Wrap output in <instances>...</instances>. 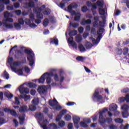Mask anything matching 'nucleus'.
Masks as SVG:
<instances>
[{
	"mask_svg": "<svg viewBox=\"0 0 129 129\" xmlns=\"http://www.w3.org/2000/svg\"><path fill=\"white\" fill-rule=\"evenodd\" d=\"M106 111H108L107 108H105L102 111H99L98 121L100 124H103V123H105V122H107V123H111V122H112V118L107 117L105 118L103 116V114L106 112Z\"/></svg>",
	"mask_w": 129,
	"mask_h": 129,
	"instance_id": "f257e3e1",
	"label": "nucleus"
},
{
	"mask_svg": "<svg viewBox=\"0 0 129 129\" xmlns=\"http://www.w3.org/2000/svg\"><path fill=\"white\" fill-rule=\"evenodd\" d=\"M24 52L28 55L27 60L29 61V65L30 66H33V65H34V63H35L33 59L34 56L35 55L34 52L32 51V49H25Z\"/></svg>",
	"mask_w": 129,
	"mask_h": 129,
	"instance_id": "f03ea898",
	"label": "nucleus"
},
{
	"mask_svg": "<svg viewBox=\"0 0 129 129\" xmlns=\"http://www.w3.org/2000/svg\"><path fill=\"white\" fill-rule=\"evenodd\" d=\"M78 8V5L76 3H72L68 7V10H69V13L72 14V16L74 15H77L76 12L72 10L73 9H77Z\"/></svg>",
	"mask_w": 129,
	"mask_h": 129,
	"instance_id": "7ed1b4c3",
	"label": "nucleus"
},
{
	"mask_svg": "<svg viewBox=\"0 0 129 129\" xmlns=\"http://www.w3.org/2000/svg\"><path fill=\"white\" fill-rule=\"evenodd\" d=\"M19 91L22 94L24 95L25 94H28L30 93V90L27 87H24L23 85H21L19 88Z\"/></svg>",
	"mask_w": 129,
	"mask_h": 129,
	"instance_id": "20e7f679",
	"label": "nucleus"
},
{
	"mask_svg": "<svg viewBox=\"0 0 129 129\" xmlns=\"http://www.w3.org/2000/svg\"><path fill=\"white\" fill-rule=\"evenodd\" d=\"M92 98L93 100H94L95 99H97V100H102L103 97L101 95H99V91H98V90H96L92 96Z\"/></svg>",
	"mask_w": 129,
	"mask_h": 129,
	"instance_id": "39448f33",
	"label": "nucleus"
},
{
	"mask_svg": "<svg viewBox=\"0 0 129 129\" xmlns=\"http://www.w3.org/2000/svg\"><path fill=\"white\" fill-rule=\"evenodd\" d=\"M73 119L74 123V125L76 128H79V122H80V117L78 116H74Z\"/></svg>",
	"mask_w": 129,
	"mask_h": 129,
	"instance_id": "423d86ee",
	"label": "nucleus"
},
{
	"mask_svg": "<svg viewBox=\"0 0 129 129\" xmlns=\"http://www.w3.org/2000/svg\"><path fill=\"white\" fill-rule=\"evenodd\" d=\"M23 56H24V52L22 51L21 50H17L16 51V53L15 55V59H17V60H19V59H21V58H23Z\"/></svg>",
	"mask_w": 129,
	"mask_h": 129,
	"instance_id": "0eeeda50",
	"label": "nucleus"
},
{
	"mask_svg": "<svg viewBox=\"0 0 129 129\" xmlns=\"http://www.w3.org/2000/svg\"><path fill=\"white\" fill-rule=\"evenodd\" d=\"M39 94H45L47 92V88L45 86H39L37 89Z\"/></svg>",
	"mask_w": 129,
	"mask_h": 129,
	"instance_id": "6e6552de",
	"label": "nucleus"
},
{
	"mask_svg": "<svg viewBox=\"0 0 129 129\" xmlns=\"http://www.w3.org/2000/svg\"><path fill=\"white\" fill-rule=\"evenodd\" d=\"M104 32H105V29L102 28H100L97 30V34L98 35V38L99 40L102 39V34H103Z\"/></svg>",
	"mask_w": 129,
	"mask_h": 129,
	"instance_id": "1a4fd4ad",
	"label": "nucleus"
},
{
	"mask_svg": "<svg viewBox=\"0 0 129 129\" xmlns=\"http://www.w3.org/2000/svg\"><path fill=\"white\" fill-rule=\"evenodd\" d=\"M68 42L71 45H72L73 48H77V44L75 41H73V37H71L68 38Z\"/></svg>",
	"mask_w": 129,
	"mask_h": 129,
	"instance_id": "9d476101",
	"label": "nucleus"
},
{
	"mask_svg": "<svg viewBox=\"0 0 129 129\" xmlns=\"http://www.w3.org/2000/svg\"><path fill=\"white\" fill-rule=\"evenodd\" d=\"M49 43L50 44H54V45H58V44H59V40H58V38H57L56 36H54L52 38H50Z\"/></svg>",
	"mask_w": 129,
	"mask_h": 129,
	"instance_id": "9b49d317",
	"label": "nucleus"
},
{
	"mask_svg": "<svg viewBox=\"0 0 129 129\" xmlns=\"http://www.w3.org/2000/svg\"><path fill=\"white\" fill-rule=\"evenodd\" d=\"M48 75L49 76H51V77H54L53 79L56 82L59 81L60 79H59V76H58V74H54L53 72L48 73Z\"/></svg>",
	"mask_w": 129,
	"mask_h": 129,
	"instance_id": "f8f14e48",
	"label": "nucleus"
},
{
	"mask_svg": "<svg viewBox=\"0 0 129 129\" xmlns=\"http://www.w3.org/2000/svg\"><path fill=\"white\" fill-rule=\"evenodd\" d=\"M94 20L95 21L93 22V27H94V28H97L98 27V25H99V23H98L99 17H98V16H95L94 17Z\"/></svg>",
	"mask_w": 129,
	"mask_h": 129,
	"instance_id": "ddd939ff",
	"label": "nucleus"
},
{
	"mask_svg": "<svg viewBox=\"0 0 129 129\" xmlns=\"http://www.w3.org/2000/svg\"><path fill=\"white\" fill-rule=\"evenodd\" d=\"M48 103L50 106H56L58 104V101L56 100V98H54L53 100H50L49 101Z\"/></svg>",
	"mask_w": 129,
	"mask_h": 129,
	"instance_id": "4468645a",
	"label": "nucleus"
},
{
	"mask_svg": "<svg viewBox=\"0 0 129 129\" xmlns=\"http://www.w3.org/2000/svg\"><path fill=\"white\" fill-rule=\"evenodd\" d=\"M102 18L103 20L102 21L99 22V26H100L101 28H104V27H105L104 25H106V19H105L106 18L105 16L102 17Z\"/></svg>",
	"mask_w": 129,
	"mask_h": 129,
	"instance_id": "2eb2a0df",
	"label": "nucleus"
},
{
	"mask_svg": "<svg viewBox=\"0 0 129 129\" xmlns=\"http://www.w3.org/2000/svg\"><path fill=\"white\" fill-rule=\"evenodd\" d=\"M35 13L36 14V18L37 19H39V20H43L44 19V16L42 14V12L39 11V10H36Z\"/></svg>",
	"mask_w": 129,
	"mask_h": 129,
	"instance_id": "dca6fc26",
	"label": "nucleus"
},
{
	"mask_svg": "<svg viewBox=\"0 0 129 129\" xmlns=\"http://www.w3.org/2000/svg\"><path fill=\"white\" fill-rule=\"evenodd\" d=\"M46 75H48V73H45L41 76L38 81L39 83H41V84L45 83V76H46Z\"/></svg>",
	"mask_w": 129,
	"mask_h": 129,
	"instance_id": "f3484780",
	"label": "nucleus"
},
{
	"mask_svg": "<svg viewBox=\"0 0 129 129\" xmlns=\"http://www.w3.org/2000/svg\"><path fill=\"white\" fill-rule=\"evenodd\" d=\"M35 116L37 118H38L39 120L40 121L43 120L44 119V115L42 113L38 112V113H36L35 114Z\"/></svg>",
	"mask_w": 129,
	"mask_h": 129,
	"instance_id": "a211bd4d",
	"label": "nucleus"
},
{
	"mask_svg": "<svg viewBox=\"0 0 129 129\" xmlns=\"http://www.w3.org/2000/svg\"><path fill=\"white\" fill-rule=\"evenodd\" d=\"M109 109L110 111H115L117 109V105L116 104H112L109 107Z\"/></svg>",
	"mask_w": 129,
	"mask_h": 129,
	"instance_id": "6ab92c4d",
	"label": "nucleus"
},
{
	"mask_svg": "<svg viewBox=\"0 0 129 129\" xmlns=\"http://www.w3.org/2000/svg\"><path fill=\"white\" fill-rule=\"evenodd\" d=\"M81 24L83 26L85 25H90L91 24V20L88 19L86 20L85 19H83L81 22Z\"/></svg>",
	"mask_w": 129,
	"mask_h": 129,
	"instance_id": "aec40b11",
	"label": "nucleus"
},
{
	"mask_svg": "<svg viewBox=\"0 0 129 129\" xmlns=\"http://www.w3.org/2000/svg\"><path fill=\"white\" fill-rule=\"evenodd\" d=\"M25 6L27 9H29V8H35V2L30 1L29 3H26Z\"/></svg>",
	"mask_w": 129,
	"mask_h": 129,
	"instance_id": "412c9836",
	"label": "nucleus"
},
{
	"mask_svg": "<svg viewBox=\"0 0 129 129\" xmlns=\"http://www.w3.org/2000/svg\"><path fill=\"white\" fill-rule=\"evenodd\" d=\"M3 26L6 28V29H13L14 25L13 24H8L6 22H3Z\"/></svg>",
	"mask_w": 129,
	"mask_h": 129,
	"instance_id": "4be33fe9",
	"label": "nucleus"
},
{
	"mask_svg": "<svg viewBox=\"0 0 129 129\" xmlns=\"http://www.w3.org/2000/svg\"><path fill=\"white\" fill-rule=\"evenodd\" d=\"M22 63H27V60L24 59L22 61V62L21 61H14L13 63V66H20V65H21V64Z\"/></svg>",
	"mask_w": 129,
	"mask_h": 129,
	"instance_id": "5701e85b",
	"label": "nucleus"
},
{
	"mask_svg": "<svg viewBox=\"0 0 129 129\" xmlns=\"http://www.w3.org/2000/svg\"><path fill=\"white\" fill-rule=\"evenodd\" d=\"M26 111H28V106H23L20 107L19 109V112H26Z\"/></svg>",
	"mask_w": 129,
	"mask_h": 129,
	"instance_id": "b1692460",
	"label": "nucleus"
},
{
	"mask_svg": "<svg viewBox=\"0 0 129 129\" xmlns=\"http://www.w3.org/2000/svg\"><path fill=\"white\" fill-rule=\"evenodd\" d=\"M9 17L13 18V13H10L8 11L4 12V18L7 19Z\"/></svg>",
	"mask_w": 129,
	"mask_h": 129,
	"instance_id": "393cba45",
	"label": "nucleus"
},
{
	"mask_svg": "<svg viewBox=\"0 0 129 129\" xmlns=\"http://www.w3.org/2000/svg\"><path fill=\"white\" fill-rule=\"evenodd\" d=\"M47 124H48V120L45 119L42 122V123L41 125V126H42V128L47 129Z\"/></svg>",
	"mask_w": 129,
	"mask_h": 129,
	"instance_id": "a878e982",
	"label": "nucleus"
},
{
	"mask_svg": "<svg viewBox=\"0 0 129 129\" xmlns=\"http://www.w3.org/2000/svg\"><path fill=\"white\" fill-rule=\"evenodd\" d=\"M26 94H27L20 95V97H21V98H23L25 101H27V100H29V99L31 98V96L30 95H27Z\"/></svg>",
	"mask_w": 129,
	"mask_h": 129,
	"instance_id": "bb28decb",
	"label": "nucleus"
},
{
	"mask_svg": "<svg viewBox=\"0 0 129 129\" xmlns=\"http://www.w3.org/2000/svg\"><path fill=\"white\" fill-rule=\"evenodd\" d=\"M92 44L88 41H87L85 44V47H86L87 49H91V48H92Z\"/></svg>",
	"mask_w": 129,
	"mask_h": 129,
	"instance_id": "cd10ccee",
	"label": "nucleus"
},
{
	"mask_svg": "<svg viewBox=\"0 0 129 129\" xmlns=\"http://www.w3.org/2000/svg\"><path fill=\"white\" fill-rule=\"evenodd\" d=\"M77 33H78L77 30H73L69 32V35L70 37H72V36H76V35H77Z\"/></svg>",
	"mask_w": 129,
	"mask_h": 129,
	"instance_id": "c85d7f7f",
	"label": "nucleus"
},
{
	"mask_svg": "<svg viewBox=\"0 0 129 129\" xmlns=\"http://www.w3.org/2000/svg\"><path fill=\"white\" fill-rule=\"evenodd\" d=\"M14 22V19L11 18H7L6 20L3 21V23H13Z\"/></svg>",
	"mask_w": 129,
	"mask_h": 129,
	"instance_id": "c756f323",
	"label": "nucleus"
},
{
	"mask_svg": "<svg viewBox=\"0 0 129 129\" xmlns=\"http://www.w3.org/2000/svg\"><path fill=\"white\" fill-rule=\"evenodd\" d=\"M4 95L7 97V98H13V97H14V95H13V94H10L8 92H5Z\"/></svg>",
	"mask_w": 129,
	"mask_h": 129,
	"instance_id": "7c9ffc66",
	"label": "nucleus"
},
{
	"mask_svg": "<svg viewBox=\"0 0 129 129\" xmlns=\"http://www.w3.org/2000/svg\"><path fill=\"white\" fill-rule=\"evenodd\" d=\"M76 40L77 43H80L82 41V36L81 35H77L76 37Z\"/></svg>",
	"mask_w": 129,
	"mask_h": 129,
	"instance_id": "2f4dec72",
	"label": "nucleus"
},
{
	"mask_svg": "<svg viewBox=\"0 0 129 129\" xmlns=\"http://www.w3.org/2000/svg\"><path fill=\"white\" fill-rule=\"evenodd\" d=\"M114 120L116 123H122L123 122V119L120 118H115Z\"/></svg>",
	"mask_w": 129,
	"mask_h": 129,
	"instance_id": "473e14b6",
	"label": "nucleus"
},
{
	"mask_svg": "<svg viewBox=\"0 0 129 129\" xmlns=\"http://www.w3.org/2000/svg\"><path fill=\"white\" fill-rule=\"evenodd\" d=\"M96 4L98 7H100V8H103V5H104V3L101 1H97L96 2Z\"/></svg>",
	"mask_w": 129,
	"mask_h": 129,
	"instance_id": "72a5a7b5",
	"label": "nucleus"
},
{
	"mask_svg": "<svg viewBox=\"0 0 129 129\" xmlns=\"http://www.w3.org/2000/svg\"><path fill=\"white\" fill-rule=\"evenodd\" d=\"M37 109V107L34 105H31L29 106V110L31 111H35Z\"/></svg>",
	"mask_w": 129,
	"mask_h": 129,
	"instance_id": "f704fd0d",
	"label": "nucleus"
},
{
	"mask_svg": "<svg viewBox=\"0 0 129 129\" xmlns=\"http://www.w3.org/2000/svg\"><path fill=\"white\" fill-rule=\"evenodd\" d=\"M43 15H45L46 16H49L50 14H51V10L48 9L47 10H44L42 12Z\"/></svg>",
	"mask_w": 129,
	"mask_h": 129,
	"instance_id": "c9c22d12",
	"label": "nucleus"
},
{
	"mask_svg": "<svg viewBox=\"0 0 129 129\" xmlns=\"http://www.w3.org/2000/svg\"><path fill=\"white\" fill-rule=\"evenodd\" d=\"M47 75L48 77L46 78V83H47V84H50V83L52 82V79H51V77H52V76H49V75Z\"/></svg>",
	"mask_w": 129,
	"mask_h": 129,
	"instance_id": "e433bc0d",
	"label": "nucleus"
},
{
	"mask_svg": "<svg viewBox=\"0 0 129 129\" xmlns=\"http://www.w3.org/2000/svg\"><path fill=\"white\" fill-rule=\"evenodd\" d=\"M79 48L80 49V51L81 52H84V51L86 50V49H85V47H84L82 44H80L79 45Z\"/></svg>",
	"mask_w": 129,
	"mask_h": 129,
	"instance_id": "4c0bfd02",
	"label": "nucleus"
},
{
	"mask_svg": "<svg viewBox=\"0 0 129 129\" xmlns=\"http://www.w3.org/2000/svg\"><path fill=\"white\" fill-rule=\"evenodd\" d=\"M99 13L101 16H103V15H105V11L104 10V9L99 8Z\"/></svg>",
	"mask_w": 129,
	"mask_h": 129,
	"instance_id": "58836bf2",
	"label": "nucleus"
},
{
	"mask_svg": "<svg viewBox=\"0 0 129 129\" xmlns=\"http://www.w3.org/2000/svg\"><path fill=\"white\" fill-rule=\"evenodd\" d=\"M122 109L124 110V111L127 112L128 110L129 106L127 105H124L121 107Z\"/></svg>",
	"mask_w": 129,
	"mask_h": 129,
	"instance_id": "ea45409f",
	"label": "nucleus"
},
{
	"mask_svg": "<svg viewBox=\"0 0 129 129\" xmlns=\"http://www.w3.org/2000/svg\"><path fill=\"white\" fill-rule=\"evenodd\" d=\"M4 76L5 78H6V79H7V80L10 79V75L9 74V73H8V72H7V71H5Z\"/></svg>",
	"mask_w": 129,
	"mask_h": 129,
	"instance_id": "a19ab883",
	"label": "nucleus"
},
{
	"mask_svg": "<svg viewBox=\"0 0 129 129\" xmlns=\"http://www.w3.org/2000/svg\"><path fill=\"white\" fill-rule=\"evenodd\" d=\"M78 16H76L74 18V20L76 21L77 22H79L80 21V17H81V14L80 13H77Z\"/></svg>",
	"mask_w": 129,
	"mask_h": 129,
	"instance_id": "79ce46f5",
	"label": "nucleus"
},
{
	"mask_svg": "<svg viewBox=\"0 0 129 129\" xmlns=\"http://www.w3.org/2000/svg\"><path fill=\"white\" fill-rule=\"evenodd\" d=\"M70 25L72 26L73 28H78L79 27V24L78 23H72V22L70 23Z\"/></svg>",
	"mask_w": 129,
	"mask_h": 129,
	"instance_id": "37998d69",
	"label": "nucleus"
},
{
	"mask_svg": "<svg viewBox=\"0 0 129 129\" xmlns=\"http://www.w3.org/2000/svg\"><path fill=\"white\" fill-rule=\"evenodd\" d=\"M49 24V20L48 19H45L43 22V25L44 27H47Z\"/></svg>",
	"mask_w": 129,
	"mask_h": 129,
	"instance_id": "c03bdc74",
	"label": "nucleus"
},
{
	"mask_svg": "<svg viewBox=\"0 0 129 129\" xmlns=\"http://www.w3.org/2000/svg\"><path fill=\"white\" fill-rule=\"evenodd\" d=\"M80 124L82 127H88V125L85 122L81 121Z\"/></svg>",
	"mask_w": 129,
	"mask_h": 129,
	"instance_id": "a18cd8bd",
	"label": "nucleus"
},
{
	"mask_svg": "<svg viewBox=\"0 0 129 129\" xmlns=\"http://www.w3.org/2000/svg\"><path fill=\"white\" fill-rule=\"evenodd\" d=\"M76 60L80 62H83V61H84V58L83 56H78L76 57Z\"/></svg>",
	"mask_w": 129,
	"mask_h": 129,
	"instance_id": "49530a36",
	"label": "nucleus"
},
{
	"mask_svg": "<svg viewBox=\"0 0 129 129\" xmlns=\"http://www.w3.org/2000/svg\"><path fill=\"white\" fill-rule=\"evenodd\" d=\"M66 113H67V110L66 109H63L59 112V115L63 116Z\"/></svg>",
	"mask_w": 129,
	"mask_h": 129,
	"instance_id": "de8ad7c7",
	"label": "nucleus"
},
{
	"mask_svg": "<svg viewBox=\"0 0 129 129\" xmlns=\"http://www.w3.org/2000/svg\"><path fill=\"white\" fill-rule=\"evenodd\" d=\"M128 54V48L125 47L123 49V54L125 56V55H127Z\"/></svg>",
	"mask_w": 129,
	"mask_h": 129,
	"instance_id": "09e8293b",
	"label": "nucleus"
},
{
	"mask_svg": "<svg viewBox=\"0 0 129 129\" xmlns=\"http://www.w3.org/2000/svg\"><path fill=\"white\" fill-rule=\"evenodd\" d=\"M58 125L59 126H60V127H63V126H65V121L63 120H61L58 122Z\"/></svg>",
	"mask_w": 129,
	"mask_h": 129,
	"instance_id": "8fccbe9b",
	"label": "nucleus"
},
{
	"mask_svg": "<svg viewBox=\"0 0 129 129\" xmlns=\"http://www.w3.org/2000/svg\"><path fill=\"white\" fill-rule=\"evenodd\" d=\"M20 120V124H24V121H25V117H19Z\"/></svg>",
	"mask_w": 129,
	"mask_h": 129,
	"instance_id": "3c124183",
	"label": "nucleus"
},
{
	"mask_svg": "<svg viewBox=\"0 0 129 129\" xmlns=\"http://www.w3.org/2000/svg\"><path fill=\"white\" fill-rule=\"evenodd\" d=\"M28 85L30 88H35L37 86L36 84H35L33 83H29Z\"/></svg>",
	"mask_w": 129,
	"mask_h": 129,
	"instance_id": "603ef678",
	"label": "nucleus"
},
{
	"mask_svg": "<svg viewBox=\"0 0 129 129\" xmlns=\"http://www.w3.org/2000/svg\"><path fill=\"white\" fill-rule=\"evenodd\" d=\"M14 27L16 28L17 29L22 28V27L21 26V24H20L19 23H14Z\"/></svg>",
	"mask_w": 129,
	"mask_h": 129,
	"instance_id": "864d4df0",
	"label": "nucleus"
},
{
	"mask_svg": "<svg viewBox=\"0 0 129 129\" xmlns=\"http://www.w3.org/2000/svg\"><path fill=\"white\" fill-rule=\"evenodd\" d=\"M18 23L20 25H24L25 24V21H24V19L23 18L19 19Z\"/></svg>",
	"mask_w": 129,
	"mask_h": 129,
	"instance_id": "5fc2aeb1",
	"label": "nucleus"
},
{
	"mask_svg": "<svg viewBox=\"0 0 129 129\" xmlns=\"http://www.w3.org/2000/svg\"><path fill=\"white\" fill-rule=\"evenodd\" d=\"M0 3L5 4V5H9L10 4V0H0Z\"/></svg>",
	"mask_w": 129,
	"mask_h": 129,
	"instance_id": "6e6d98bb",
	"label": "nucleus"
},
{
	"mask_svg": "<svg viewBox=\"0 0 129 129\" xmlns=\"http://www.w3.org/2000/svg\"><path fill=\"white\" fill-rule=\"evenodd\" d=\"M64 119L67 120V121H69L71 119V116L69 114H67L64 117Z\"/></svg>",
	"mask_w": 129,
	"mask_h": 129,
	"instance_id": "4d7b16f0",
	"label": "nucleus"
},
{
	"mask_svg": "<svg viewBox=\"0 0 129 129\" xmlns=\"http://www.w3.org/2000/svg\"><path fill=\"white\" fill-rule=\"evenodd\" d=\"M45 8H46V5H43L42 6H41V7L39 8L38 9H37L36 10L39 11V12H42V11H43Z\"/></svg>",
	"mask_w": 129,
	"mask_h": 129,
	"instance_id": "13d9d810",
	"label": "nucleus"
},
{
	"mask_svg": "<svg viewBox=\"0 0 129 129\" xmlns=\"http://www.w3.org/2000/svg\"><path fill=\"white\" fill-rule=\"evenodd\" d=\"M10 112L13 116H16L17 115V112L14 110H10Z\"/></svg>",
	"mask_w": 129,
	"mask_h": 129,
	"instance_id": "bf43d9fd",
	"label": "nucleus"
},
{
	"mask_svg": "<svg viewBox=\"0 0 129 129\" xmlns=\"http://www.w3.org/2000/svg\"><path fill=\"white\" fill-rule=\"evenodd\" d=\"M29 17H30V20L32 21L33 22L35 21V15H34V14H30Z\"/></svg>",
	"mask_w": 129,
	"mask_h": 129,
	"instance_id": "052dcab7",
	"label": "nucleus"
},
{
	"mask_svg": "<svg viewBox=\"0 0 129 129\" xmlns=\"http://www.w3.org/2000/svg\"><path fill=\"white\" fill-rule=\"evenodd\" d=\"M92 42H94V43L95 44H98V43H99V41H100V40H99V38H98V37L97 38V39L96 40H95V38H92Z\"/></svg>",
	"mask_w": 129,
	"mask_h": 129,
	"instance_id": "680f3d73",
	"label": "nucleus"
},
{
	"mask_svg": "<svg viewBox=\"0 0 129 129\" xmlns=\"http://www.w3.org/2000/svg\"><path fill=\"white\" fill-rule=\"evenodd\" d=\"M50 127L53 129H57V125L54 123H52L49 124Z\"/></svg>",
	"mask_w": 129,
	"mask_h": 129,
	"instance_id": "e2e57ef3",
	"label": "nucleus"
},
{
	"mask_svg": "<svg viewBox=\"0 0 129 129\" xmlns=\"http://www.w3.org/2000/svg\"><path fill=\"white\" fill-rule=\"evenodd\" d=\"M24 70L27 74L30 73V72L31 71L30 68L27 66L24 67Z\"/></svg>",
	"mask_w": 129,
	"mask_h": 129,
	"instance_id": "0e129e2a",
	"label": "nucleus"
},
{
	"mask_svg": "<svg viewBox=\"0 0 129 129\" xmlns=\"http://www.w3.org/2000/svg\"><path fill=\"white\" fill-rule=\"evenodd\" d=\"M25 23L26 25H30V24H31V19H25Z\"/></svg>",
	"mask_w": 129,
	"mask_h": 129,
	"instance_id": "69168bd1",
	"label": "nucleus"
},
{
	"mask_svg": "<svg viewBox=\"0 0 129 129\" xmlns=\"http://www.w3.org/2000/svg\"><path fill=\"white\" fill-rule=\"evenodd\" d=\"M125 99V101L127 102H129V95L127 94L125 95V97L124 98Z\"/></svg>",
	"mask_w": 129,
	"mask_h": 129,
	"instance_id": "338daca9",
	"label": "nucleus"
},
{
	"mask_svg": "<svg viewBox=\"0 0 129 129\" xmlns=\"http://www.w3.org/2000/svg\"><path fill=\"white\" fill-rule=\"evenodd\" d=\"M109 129H116V126L113 124L109 125Z\"/></svg>",
	"mask_w": 129,
	"mask_h": 129,
	"instance_id": "774afa93",
	"label": "nucleus"
}]
</instances>
